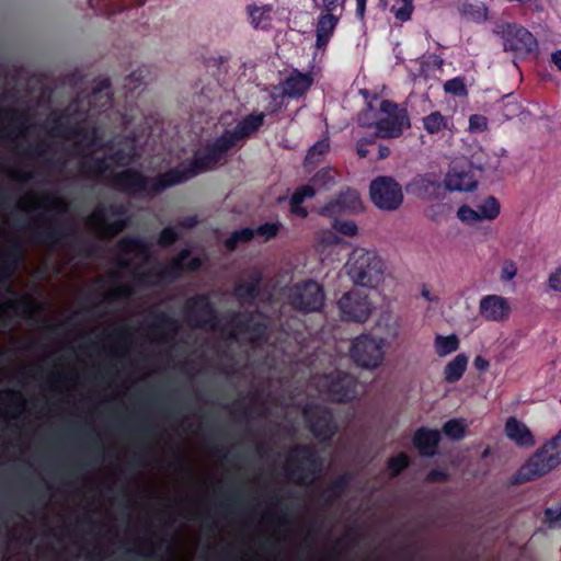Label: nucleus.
Here are the masks:
<instances>
[{"instance_id":"obj_12","label":"nucleus","mask_w":561,"mask_h":561,"mask_svg":"<svg viewBox=\"0 0 561 561\" xmlns=\"http://www.w3.org/2000/svg\"><path fill=\"white\" fill-rule=\"evenodd\" d=\"M320 469L318 457L310 448H299L291 451L287 461L288 476L298 482L310 483Z\"/></svg>"},{"instance_id":"obj_50","label":"nucleus","mask_w":561,"mask_h":561,"mask_svg":"<svg viewBox=\"0 0 561 561\" xmlns=\"http://www.w3.org/2000/svg\"><path fill=\"white\" fill-rule=\"evenodd\" d=\"M409 463L408 457L404 454H399L398 456L391 458L389 460V470L391 471L392 476L398 474L401 472Z\"/></svg>"},{"instance_id":"obj_15","label":"nucleus","mask_w":561,"mask_h":561,"mask_svg":"<svg viewBox=\"0 0 561 561\" xmlns=\"http://www.w3.org/2000/svg\"><path fill=\"white\" fill-rule=\"evenodd\" d=\"M89 227L101 237L119 232L126 225L123 213L116 207H98L88 220Z\"/></svg>"},{"instance_id":"obj_10","label":"nucleus","mask_w":561,"mask_h":561,"mask_svg":"<svg viewBox=\"0 0 561 561\" xmlns=\"http://www.w3.org/2000/svg\"><path fill=\"white\" fill-rule=\"evenodd\" d=\"M373 204L386 211L398 209L403 203L401 185L391 176H378L369 186Z\"/></svg>"},{"instance_id":"obj_61","label":"nucleus","mask_w":561,"mask_h":561,"mask_svg":"<svg viewBox=\"0 0 561 561\" xmlns=\"http://www.w3.org/2000/svg\"><path fill=\"white\" fill-rule=\"evenodd\" d=\"M389 153H390L389 147L382 145L381 142H377L374 160L385 159L389 156Z\"/></svg>"},{"instance_id":"obj_26","label":"nucleus","mask_w":561,"mask_h":561,"mask_svg":"<svg viewBox=\"0 0 561 561\" xmlns=\"http://www.w3.org/2000/svg\"><path fill=\"white\" fill-rule=\"evenodd\" d=\"M413 187L415 193L424 199L438 198L443 192L440 178L434 173L416 178L413 182Z\"/></svg>"},{"instance_id":"obj_36","label":"nucleus","mask_w":561,"mask_h":561,"mask_svg":"<svg viewBox=\"0 0 561 561\" xmlns=\"http://www.w3.org/2000/svg\"><path fill=\"white\" fill-rule=\"evenodd\" d=\"M501 205L499 201L493 196H488L481 204L478 205L477 211L480 217V221H492L499 215Z\"/></svg>"},{"instance_id":"obj_25","label":"nucleus","mask_w":561,"mask_h":561,"mask_svg":"<svg viewBox=\"0 0 561 561\" xmlns=\"http://www.w3.org/2000/svg\"><path fill=\"white\" fill-rule=\"evenodd\" d=\"M400 329V318L392 312L380 313L374 324L375 336L377 340H381L386 347H388L390 341L399 337Z\"/></svg>"},{"instance_id":"obj_54","label":"nucleus","mask_w":561,"mask_h":561,"mask_svg":"<svg viewBox=\"0 0 561 561\" xmlns=\"http://www.w3.org/2000/svg\"><path fill=\"white\" fill-rule=\"evenodd\" d=\"M257 284L251 283V284H241L236 289V295L241 299H249L254 297V294L256 293Z\"/></svg>"},{"instance_id":"obj_44","label":"nucleus","mask_w":561,"mask_h":561,"mask_svg":"<svg viewBox=\"0 0 561 561\" xmlns=\"http://www.w3.org/2000/svg\"><path fill=\"white\" fill-rule=\"evenodd\" d=\"M457 217L460 221L467 225L480 222V217L477 209H472L467 205H462L457 210Z\"/></svg>"},{"instance_id":"obj_58","label":"nucleus","mask_w":561,"mask_h":561,"mask_svg":"<svg viewBox=\"0 0 561 561\" xmlns=\"http://www.w3.org/2000/svg\"><path fill=\"white\" fill-rule=\"evenodd\" d=\"M230 335L236 339H240L243 335H247L244 339H249L251 341H254L259 337V333H252L250 332L249 328L243 329V327L239 324L230 331Z\"/></svg>"},{"instance_id":"obj_51","label":"nucleus","mask_w":561,"mask_h":561,"mask_svg":"<svg viewBox=\"0 0 561 561\" xmlns=\"http://www.w3.org/2000/svg\"><path fill=\"white\" fill-rule=\"evenodd\" d=\"M546 522L550 527H561V506L547 508L545 512Z\"/></svg>"},{"instance_id":"obj_40","label":"nucleus","mask_w":561,"mask_h":561,"mask_svg":"<svg viewBox=\"0 0 561 561\" xmlns=\"http://www.w3.org/2000/svg\"><path fill=\"white\" fill-rule=\"evenodd\" d=\"M444 91L455 96H466L468 94L465 80L460 77L447 80L444 83Z\"/></svg>"},{"instance_id":"obj_32","label":"nucleus","mask_w":561,"mask_h":561,"mask_svg":"<svg viewBox=\"0 0 561 561\" xmlns=\"http://www.w3.org/2000/svg\"><path fill=\"white\" fill-rule=\"evenodd\" d=\"M341 243V238L334 229H320L314 236V248L318 253L324 254L331 248Z\"/></svg>"},{"instance_id":"obj_52","label":"nucleus","mask_w":561,"mask_h":561,"mask_svg":"<svg viewBox=\"0 0 561 561\" xmlns=\"http://www.w3.org/2000/svg\"><path fill=\"white\" fill-rule=\"evenodd\" d=\"M134 288L130 285L125 284H115L114 287L110 290L108 297L110 298H124L128 297L133 294Z\"/></svg>"},{"instance_id":"obj_43","label":"nucleus","mask_w":561,"mask_h":561,"mask_svg":"<svg viewBox=\"0 0 561 561\" xmlns=\"http://www.w3.org/2000/svg\"><path fill=\"white\" fill-rule=\"evenodd\" d=\"M280 228L279 222H266L254 230L255 237L265 242L277 236Z\"/></svg>"},{"instance_id":"obj_29","label":"nucleus","mask_w":561,"mask_h":561,"mask_svg":"<svg viewBox=\"0 0 561 561\" xmlns=\"http://www.w3.org/2000/svg\"><path fill=\"white\" fill-rule=\"evenodd\" d=\"M23 410L22 397L15 391L0 392V415L15 417Z\"/></svg>"},{"instance_id":"obj_4","label":"nucleus","mask_w":561,"mask_h":561,"mask_svg":"<svg viewBox=\"0 0 561 561\" xmlns=\"http://www.w3.org/2000/svg\"><path fill=\"white\" fill-rule=\"evenodd\" d=\"M344 270L356 287L373 290L380 289L389 277L387 263L382 255L375 249L363 247H356L351 251Z\"/></svg>"},{"instance_id":"obj_63","label":"nucleus","mask_w":561,"mask_h":561,"mask_svg":"<svg viewBox=\"0 0 561 561\" xmlns=\"http://www.w3.org/2000/svg\"><path fill=\"white\" fill-rule=\"evenodd\" d=\"M473 365H474L476 369H478L480 371H484L489 368V362L485 358H483L482 356H477L474 358Z\"/></svg>"},{"instance_id":"obj_14","label":"nucleus","mask_w":561,"mask_h":561,"mask_svg":"<svg viewBox=\"0 0 561 561\" xmlns=\"http://www.w3.org/2000/svg\"><path fill=\"white\" fill-rule=\"evenodd\" d=\"M317 385L320 391L335 401H348L357 396V380L344 371H334L321 377Z\"/></svg>"},{"instance_id":"obj_20","label":"nucleus","mask_w":561,"mask_h":561,"mask_svg":"<svg viewBox=\"0 0 561 561\" xmlns=\"http://www.w3.org/2000/svg\"><path fill=\"white\" fill-rule=\"evenodd\" d=\"M511 311L508 300L499 295H486L479 301V314L489 322H504L510 318Z\"/></svg>"},{"instance_id":"obj_17","label":"nucleus","mask_w":561,"mask_h":561,"mask_svg":"<svg viewBox=\"0 0 561 561\" xmlns=\"http://www.w3.org/2000/svg\"><path fill=\"white\" fill-rule=\"evenodd\" d=\"M500 33L503 37V46L505 50L523 55L535 50L537 47V41L534 35L522 25H502Z\"/></svg>"},{"instance_id":"obj_16","label":"nucleus","mask_w":561,"mask_h":561,"mask_svg":"<svg viewBox=\"0 0 561 561\" xmlns=\"http://www.w3.org/2000/svg\"><path fill=\"white\" fill-rule=\"evenodd\" d=\"M324 295L321 286L316 282L297 284L290 288V304L302 311H316L323 305Z\"/></svg>"},{"instance_id":"obj_35","label":"nucleus","mask_w":561,"mask_h":561,"mask_svg":"<svg viewBox=\"0 0 561 561\" xmlns=\"http://www.w3.org/2000/svg\"><path fill=\"white\" fill-rule=\"evenodd\" d=\"M339 174L336 171L331 169H321L310 180L316 190L328 191L334 186L337 182Z\"/></svg>"},{"instance_id":"obj_22","label":"nucleus","mask_w":561,"mask_h":561,"mask_svg":"<svg viewBox=\"0 0 561 561\" xmlns=\"http://www.w3.org/2000/svg\"><path fill=\"white\" fill-rule=\"evenodd\" d=\"M265 115L252 113L244 118L237 121L234 127L226 128L219 140H241L254 136L262 126Z\"/></svg>"},{"instance_id":"obj_56","label":"nucleus","mask_w":561,"mask_h":561,"mask_svg":"<svg viewBox=\"0 0 561 561\" xmlns=\"http://www.w3.org/2000/svg\"><path fill=\"white\" fill-rule=\"evenodd\" d=\"M376 145L377 142H360L357 147V154L360 158H367L369 157L371 160H374L375 151H376Z\"/></svg>"},{"instance_id":"obj_49","label":"nucleus","mask_w":561,"mask_h":561,"mask_svg":"<svg viewBox=\"0 0 561 561\" xmlns=\"http://www.w3.org/2000/svg\"><path fill=\"white\" fill-rule=\"evenodd\" d=\"M180 238V233L173 227L164 228L159 237V244L162 247H168L174 243Z\"/></svg>"},{"instance_id":"obj_62","label":"nucleus","mask_w":561,"mask_h":561,"mask_svg":"<svg viewBox=\"0 0 561 561\" xmlns=\"http://www.w3.org/2000/svg\"><path fill=\"white\" fill-rule=\"evenodd\" d=\"M355 3H356V10H355L356 18L359 21H364L367 0H355Z\"/></svg>"},{"instance_id":"obj_41","label":"nucleus","mask_w":561,"mask_h":561,"mask_svg":"<svg viewBox=\"0 0 561 561\" xmlns=\"http://www.w3.org/2000/svg\"><path fill=\"white\" fill-rule=\"evenodd\" d=\"M332 227L337 232L347 237H355L358 234V227L353 220H339L336 218H332Z\"/></svg>"},{"instance_id":"obj_37","label":"nucleus","mask_w":561,"mask_h":561,"mask_svg":"<svg viewBox=\"0 0 561 561\" xmlns=\"http://www.w3.org/2000/svg\"><path fill=\"white\" fill-rule=\"evenodd\" d=\"M467 427L463 419H453L444 424L443 433L454 440H459L465 437Z\"/></svg>"},{"instance_id":"obj_30","label":"nucleus","mask_w":561,"mask_h":561,"mask_svg":"<svg viewBox=\"0 0 561 561\" xmlns=\"http://www.w3.org/2000/svg\"><path fill=\"white\" fill-rule=\"evenodd\" d=\"M22 207L27 210L51 211L59 210L61 208V203L55 196L31 195L28 199L23 201Z\"/></svg>"},{"instance_id":"obj_57","label":"nucleus","mask_w":561,"mask_h":561,"mask_svg":"<svg viewBox=\"0 0 561 561\" xmlns=\"http://www.w3.org/2000/svg\"><path fill=\"white\" fill-rule=\"evenodd\" d=\"M517 274V266L514 262H505L501 270V278L505 282L512 280Z\"/></svg>"},{"instance_id":"obj_7","label":"nucleus","mask_w":561,"mask_h":561,"mask_svg":"<svg viewBox=\"0 0 561 561\" xmlns=\"http://www.w3.org/2000/svg\"><path fill=\"white\" fill-rule=\"evenodd\" d=\"M560 463L561 431L531 455L518 470L516 480L526 482L538 479L556 469Z\"/></svg>"},{"instance_id":"obj_9","label":"nucleus","mask_w":561,"mask_h":561,"mask_svg":"<svg viewBox=\"0 0 561 561\" xmlns=\"http://www.w3.org/2000/svg\"><path fill=\"white\" fill-rule=\"evenodd\" d=\"M337 308L343 320L365 323L371 317L375 306L367 294L353 288L341 296Z\"/></svg>"},{"instance_id":"obj_28","label":"nucleus","mask_w":561,"mask_h":561,"mask_svg":"<svg viewBox=\"0 0 561 561\" xmlns=\"http://www.w3.org/2000/svg\"><path fill=\"white\" fill-rule=\"evenodd\" d=\"M188 318L195 325H207L214 327L213 310L208 300L205 297H197L188 301Z\"/></svg>"},{"instance_id":"obj_21","label":"nucleus","mask_w":561,"mask_h":561,"mask_svg":"<svg viewBox=\"0 0 561 561\" xmlns=\"http://www.w3.org/2000/svg\"><path fill=\"white\" fill-rule=\"evenodd\" d=\"M304 415L310 425L313 435L321 440L329 439L335 432L331 414L320 407L304 410Z\"/></svg>"},{"instance_id":"obj_60","label":"nucleus","mask_w":561,"mask_h":561,"mask_svg":"<svg viewBox=\"0 0 561 561\" xmlns=\"http://www.w3.org/2000/svg\"><path fill=\"white\" fill-rule=\"evenodd\" d=\"M447 478L448 474L443 470H432L427 476V480L431 482H443L446 481Z\"/></svg>"},{"instance_id":"obj_5","label":"nucleus","mask_w":561,"mask_h":561,"mask_svg":"<svg viewBox=\"0 0 561 561\" xmlns=\"http://www.w3.org/2000/svg\"><path fill=\"white\" fill-rule=\"evenodd\" d=\"M357 122L379 138H399L411 126L407 108L391 100H382L378 111L367 106L358 114Z\"/></svg>"},{"instance_id":"obj_31","label":"nucleus","mask_w":561,"mask_h":561,"mask_svg":"<svg viewBox=\"0 0 561 561\" xmlns=\"http://www.w3.org/2000/svg\"><path fill=\"white\" fill-rule=\"evenodd\" d=\"M273 7L271 4L263 5H249L248 13L251 19V23L255 28L265 30L270 27L273 16Z\"/></svg>"},{"instance_id":"obj_27","label":"nucleus","mask_w":561,"mask_h":561,"mask_svg":"<svg viewBox=\"0 0 561 561\" xmlns=\"http://www.w3.org/2000/svg\"><path fill=\"white\" fill-rule=\"evenodd\" d=\"M440 434L437 430L419 428L413 436V445L423 456H433L436 453Z\"/></svg>"},{"instance_id":"obj_3","label":"nucleus","mask_w":561,"mask_h":561,"mask_svg":"<svg viewBox=\"0 0 561 561\" xmlns=\"http://www.w3.org/2000/svg\"><path fill=\"white\" fill-rule=\"evenodd\" d=\"M233 142H188L181 150L179 165L160 175L157 190L185 182L195 175L208 171L225 159Z\"/></svg>"},{"instance_id":"obj_34","label":"nucleus","mask_w":561,"mask_h":561,"mask_svg":"<svg viewBox=\"0 0 561 561\" xmlns=\"http://www.w3.org/2000/svg\"><path fill=\"white\" fill-rule=\"evenodd\" d=\"M459 347V339L456 334L436 335L434 339V350L437 356L446 357L456 352Z\"/></svg>"},{"instance_id":"obj_46","label":"nucleus","mask_w":561,"mask_h":561,"mask_svg":"<svg viewBox=\"0 0 561 561\" xmlns=\"http://www.w3.org/2000/svg\"><path fill=\"white\" fill-rule=\"evenodd\" d=\"M317 192L318 191L312 185V183L309 182L308 184L296 188V191L294 192V194L291 196L295 197V202L302 203L306 198H312Z\"/></svg>"},{"instance_id":"obj_39","label":"nucleus","mask_w":561,"mask_h":561,"mask_svg":"<svg viewBox=\"0 0 561 561\" xmlns=\"http://www.w3.org/2000/svg\"><path fill=\"white\" fill-rule=\"evenodd\" d=\"M423 126L430 134L447 128V119L439 112H433L423 118Z\"/></svg>"},{"instance_id":"obj_11","label":"nucleus","mask_w":561,"mask_h":561,"mask_svg":"<svg viewBox=\"0 0 561 561\" xmlns=\"http://www.w3.org/2000/svg\"><path fill=\"white\" fill-rule=\"evenodd\" d=\"M470 167L480 170L485 168H495L496 163L491 161L470 160L467 165H461L459 161H454L445 178V187L448 191L471 192L478 186V181L470 171Z\"/></svg>"},{"instance_id":"obj_45","label":"nucleus","mask_w":561,"mask_h":561,"mask_svg":"<svg viewBox=\"0 0 561 561\" xmlns=\"http://www.w3.org/2000/svg\"><path fill=\"white\" fill-rule=\"evenodd\" d=\"M329 151V142H316L306 156L307 163H317Z\"/></svg>"},{"instance_id":"obj_33","label":"nucleus","mask_w":561,"mask_h":561,"mask_svg":"<svg viewBox=\"0 0 561 561\" xmlns=\"http://www.w3.org/2000/svg\"><path fill=\"white\" fill-rule=\"evenodd\" d=\"M467 365L468 357L465 354H458L444 368L445 381L448 383L458 381L462 377Z\"/></svg>"},{"instance_id":"obj_24","label":"nucleus","mask_w":561,"mask_h":561,"mask_svg":"<svg viewBox=\"0 0 561 561\" xmlns=\"http://www.w3.org/2000/svg\"><path fill=\"white\" fill-rule=\"evenodd\" d=\"M341 13H330L322 11L319 14L314 28L316 47L318 49H324L328 46L335 32V28L341 21Z\"/></svg>"},{"instance_id":"obj_42","label":"nucleus","mask_w":561,"mask_h":561,"mask_svg":"<svg viewBox=\"0 0 561 561\" xmlns=\"http://www.w3.org/2000/svg\"><path fill=\"white\" fill-rule=\"evenodd\" d=\"M254 237L255 234L253 229L244 228L234 231L232 236L226 241V245L228 249L233 250L239 243L247 242Z\"/></svg>"},{"instance_id":"obj_48","label":"nucleus","mask_w":561,"mask_h":561,"mask_svg":"<svg viewBox=\"0 0 561 561\" xmlns=\"http://www.w3.org/2000/svg\"><path fill=\"white\" fill-rule=\"evenodd\" d=\"M469 130L471 133H481L488 128V118L483 115L473 114L469 117Z\"/></svg>"},{"instance_id":"obj_59","label":"nucleus","mask_w":561,"mask_h":561,"mask_svg":"<svg viewBox=\"0 0 561 561\" xmlns=\"http://www.w3.org/2000/svg\"><path fill=\"white\" fill-rule=\"evenodd\" d=\"M290 211L297 217L306 218L308 216L307 209L301 205V202H295V197H290Z\"/></svg>"},{"instance_id":"obj_1","label":"nucleus","mask_w":561,"mask_h":561,"mask_svg":"<svg viewBox=\"0 0 561 561\" xmlns=\"http://www.w3.org/2000/svg\"><path fill=\"white\" fill-rule=\"evenodd\" d=\"M94 89L88 100L79 98L65 111L54 112L39 126L47 136L65 140H102L107 134L122 140L161 138L163 127L157 115L146 116L138 107H130L124 114L110 112L112 98L107 80Z\"/></svg>"},{"instance_id":"obj_47","label":"nucleus","mask_w":561,"mask_h":561,"mask_svg":"<svg viewBox=\"0 0 561 561\" xmlns=\"http://www.w3.org/2000/svg\"><path fill=\"white\" fill-rule=\"evenodd\" d=\"M346 0H321L320 9L324 12L341 13L344 12Z\"/></svg>"},{"instance_id":"obj_18","label":"nucleus","mask_w":561,"mask_h":561,"mask_svg":"<svg viewBox=\"0 0 561 561\" xmlns=\"http://www.w3.org/2000/svg\"><path fill=\"white\" fill-rule=\"evenodd\" d=\"M363 210V203L355 190L346 188L328 201L318 209V214L329 218H336L342 214H353Z\"/></svg>"},{"instance_id":"obj_55","label":"nucleus","mask_w":561,"mask_h":561,"mask_svg":"<svg viewBox=\"0 0 561 561\" xmlns=\"http://www.w3.org/2000/svg\"><path fill=\"white\" fill-rule=\"evenodd\" d=\"M144 72H145L144 70H136V71L131 72L126 78L125 88H128L129 90H135L138 87H140L145 79Z\"/></svg>"},{"instance_id":"obj_23","label":"nucleus","mask_w":561,"mask_h":561,"mask_svg":"<svg viewBox=\"0 0 561 561\" xmlns=\"http://www.w3.org/2000/svg\"><path fill=\"white\" fill-rule=\"evenodd\" d=\"M505 437L520 448H531L536 442L529 427L515 416L506 419L504 424Z\"/></svg>"},{"instance_id":"obj_53","label":"nucleus","mask_w":561,"mask_h":561,"mask_svg":"<svg viewBox=\"0 0 561 561\" xmlns=\"http://www.w3.org/2000/svg\"><path fill=\"white\" fill-rule=\"evenodd\" d=\"M548 286L550 290L561 293V264L549 274Z\"/></svg>"},{"instance_id":"obj_8","label":"nucleus","mask_w":561,"mask_h":561,"mask_svg":"<svg viewBox=\"0 0 561 561\" xmlns=\"http://www.w3.org/2000/svg\"><path fill=\"white\" fill-rule=\"evenodd\" d=\"M386 344L371 333H364L352 340L348 355L360 369L374 371L382 367L386 360Z\"/></svg>"},{"instance_id":"obj_2","label":"nucleus","mask_w":561,"mask_h":561,"mask_svg":"<svg viewBox=\"0 0 561 561\" xmlns=\"http://www.w3.org/2000/svg\"><path fill=\"white\" fill-rule=\"evenodd\" d=\"M118 267L115 277L122 280L133 278L137 285H156L171 282L186 271H195L201 266L198 257H191L187 250H183L168 264L151 266L148 262L149 248L139 239H124L118 245Z\"/></svg>"},{"instance_id":"obj_64","label":"nucleus","mask_w":561,"mask_h":561,"mask_svg":"<svg viewBox=\"0 0 561 561\" xmlns=\"http://www.w3.org/2000/svg\"><path fill=\"white\" fill-rule=\"evenodd\" d=\"M551 61L556 65L558 70L561 71V49L552 53L551 55Z\"/></svg>"},{"instance_id":"obj_19","label":"nucleus","mask_w":561,"mask_h":561,"mask_svg":"<svg viewBox=\"0 0 561 561\" xmlns=\"http://www.w3.org/2000/svg\"><path fill=\"white\" fill-rule=\"evenodd\" d=\"M313 82L314 75L312 71L302 72L298 69H291L278 83V89L283 98L299 99L309 91Z\"/></svg>"},{"instance_id":"obj_13","label":"nucleus","mask_w":561,"mask_h":561,"mask_svg":"<svg viewBox=\"0 0 561 561\" xmlns=\"http://www.w3.org/2000/svg\"><path fill=\"white\" fill-rule=\"evenodd\" d=\"M35 128V124L26 113L11 108L0 111V140L32 137Z\"/></svg>"},{"instance_id":"obj_6","label":"nucleus","mask_w":561,"mask_h":561,"mask_svg":"<svg viewBox=\"0 0 561 561\" xmlns=\"http://www.w3.org/2000/svg\"><path fill=\"white\" fill-rule=\"evenodd\" d=\"M126 161L123 157H111L106 161L100 157L88 158L83 162V172L105 181H110L116 187L137 192L146 187L145 179L136 171L122 170L115 171L113 164H124Z\"/></svg>"},{"instance_id":"obj_38","label":"nucleus","mask_w":561,"mask_h":561,"mask_svg":"<svg viewBox=\"0 0 561 561\" xmlns=\"http://www.w3.org/2000/svg\"><path fill=\"white\" fill-rule=\"evenodd\" d=\"M390 10L396 20L401 23L408 22L414 11L413 0H394Z\"/></svg>"}]
</instances>
